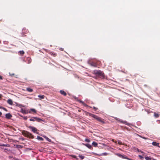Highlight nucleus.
<instances>
[{"mask_svg": "<svg viewBox=\"0 0 160 160\" xmlns=\"http://www.w3.org/2000/svg\"><path fill=\"white\" fill-rule=\"evenodd\" d=\"M22 133L24 136L28 138L32 139H33L34 138V135L29 132L25 130H23L22 131Z\"/></svg>", "mask_w": 160, "mask_h": 160, "instance_id": "obj_1", "label": "nucleus"}, {"mask_svg": "<svg viewBox=\"0 0 160 160\" xmlns=\"http://www.w3.org/2000/svg\"><path fill=\"white\" fill-rule=\"evenodd\" d=\"M89 116L93 117L95 119L97 120L98 121L104 124L105 123V122L104 121V120L100 117L98 116H97L95 115L94 114L90 113Z\"/></svg>", "mask_w": 160, "mask_h": 160, "instance_id": "obj_2", "label": "nucleus"}, {"mask_svg": "<svg viewBox=\"0 0 160 160\" xmlns=\"http://www.w3.org/2000/svg\"><path fill=\"white\" fill-rule=\"evenodd\" d=\"M94 72L97 76H99L101 78H103L104 77V74L102 71L99 70H95L94 71Z\"/></svg>", "mask_w": 160, "mask_h": 160, "instance_id": "obj_3", "label": "nucleus"}, {"mask_svg": "<svg viewBox=\"0 0 160 160\" xmlns=\"http://www.w3.org/2000/svg\"><path fill=\"white\" fill-rule=\"evenodd\" d=\"M28 127L34 133H36L37 134H38V132H37L38 130L35 127L32 126H29Z\"/></svg>", "mask_w": 160, "mask_h": 160, "instance_id": "obj_4", "label": "nucleus"}, {"mask_svg": "<svg viewBox=\"0 0 160 160\" xmlns=\"http://www.w3.org/2000/svg\"><path fill=\"white\" fill-rule=\"evenodd\" d=\"M34 118L35 119V121L38 122H40L41 121H43L41 119L37 117H34Z\"/></svg>", "mask_w": 160, "mask_h": 160, "instance_id": "obj_5", "label": "nucleus"}, {"mask_svg": "<svg viewBox=\"0 0 160 160\" xmlns=\"http://www.w3.org/2000/svg\"><path fill=\"white\" fill-rule=\"evenodd\" d=\"M32 61V59L30 57H27L26 58V62H27L28 63H30Z\"/></svg>", "mask_w": 160, "mask_h": 160, "instance_id": "obj_6", "label": "nucleus"}, {"mask_svg": "<svg viewBox=\"0 0 160 160\" xmlns=\"http://www.w3.org/2000/svg\"><path fill=\"white\" fill-rule=\"evenodd\" d=\"M6 118L8 119H10L12 117V115L10 113H7L5 115Z\"/></svg>", "mask_w": 160, "mask_h": 160, "instance_id": "obj_7", "label": "nucleus"}, {"mask_svg": "<svg viewBox=\"0 0 160 160\" xmlns=\"http://www.w3.org/2000/svg\"><path fill=\"white\" fill-rule=\"evenodd\" d=\"M89 64L91 66H93L94 67H96L97 66V64L93 62H91L89 63Z\"/></svg>", "mask_w": 160, "mask_h": 160, "instance_id": "obj_8", "label": "nucleus"}, {"mask_svg": "<svg viewBox=\"0 0 160 160\" xmlns=\"http://www.w3.org/2000/svg\"><path fill=\"white\" fill-rule=\"evenodd\" d=\"M152 144L154 146H156L158 147H160L159 146V143H157L156 142H152Z\"/></svg>", "mask_w": 160, "mask_h": 160, "instance_id": "obj_9", "label": "nucleus"}, {"mask_svg": "<svg viewBox=\"0 0 160 160\" xmlns=\"http://www.w3.org/2000/svg\"><path fill=\"white\" fill-rule=\"evenodd\" d=\"M82 144L85 146L89 149H91L92 148V146L91 145L88 144H84L83 143H82Z\"/></svg>", "mask_w": 160, "mask_h": 160, "instance_id": "obj_10", "label": "nucleus"}, {"mask_svg": "<svg viewBox=\"0 0 160 160\" xmlns=\"http://www.w3.org/2000/svg\"><path fill=\"white\" fill-rule=\"evenodd\" d=\"M60 92L61 94L64 95V96H66L67 95L66 93L63 90H60Z\"/></svg>", "mask_w": 160, "mask_h": 160, "instance_id": "obj_11", "label": "nucleus"}, {"mask_svg": "<svg viewBox=\"0 0 160 160\" xmlns=\"http://www.w3.org/2000/svg\"><path fill=\"white\" fill-rule=\"evenodd\" d=\"M7 102L10 105H12L13 102L12 99H9L7 101Z\"/></svg>", "mask_w": 160, "mask_h": 160, "instance_id": "obj_12", "label": "nucleus"}, {"mask_svg": "<svg viewBox=\"0 0 160 160\" xmlns=\"http://www.w3.org/2000/svg\"><path fill=\"white\" fill-rule=\"evenodd\" d=\"M2 148L3 149V151L6 152L7 153L8 152H11V150L8 148Z\"/></svg>", "mask_w": 160, "mask_h": 160, "instance_id": "obj_13", "label": "nucleus"}, {"mask_svg": "<svg viewBox=\"0 0 160 160\" xmlns=\"http://www.w3.org/2000/svg\"><path fill=\"white\" fill-rule=\"evenodd\" d=\"M78 102H79L80 103H82V105H83L84 106H86L87 105L83 102V101H82L81 100H78Z\"/></svg>", "mask_w": 160, "mask_h": 160, "instance_id": "obj_14", "label": "nucleus"}, {"mask_svg": "<svg viewBox=\"0 0 160 160\" xmlns=\"http://www.w3.org/2000/svg\"><path fill=\"white\" fill-rule=\"evenodd\" d=\"M26 90L29 92H32L33 91V90L32 89L29 88H27Z\"/></svg>", "mask_w": 160, "mask_h": 160, "instance_id": "obj_15", "label": "nucleus"}, {"mask_svg": "<svg viewBox=\"0 0 160 160\" xmlns=\"http://www.w3.org/2000/svg\"><path fill=\"white\" fill-rule=\"evenodd\" d=\"M38 96L40 98V100H41L42 99H44L45 98V96L44 95H39Z\"/></svg>", "mask_w": 160, "mask_h": 160, "instance_id": "obj_16", "label": "nucleus"}, {"mask_svg": "<svg viewBox=\"0 0 160 160\" xmlns=\"http://www.w3.org/2000/svg\"><path fill=\"white\" fill-rule=\"evenodd\" d=\"M37 139L38 140H40L41 141H43L44 140L42 138L39 136H37Z\"/></svg>", "mask_w": 160, "mask_h": 160, "instance_id": "obj_17", "label": "nucleus"}, {"mask_svg": "<svg viewBox=\"0 0 160 160\" xmlns=\"http://www.w3.org/2000/svg\"><path fill=\"white\" fill-rule=\"evenodd\" d=\"M14 146H15V147L17 148H22L23 147L22 146L19 145H14Z\"/></svg>", "mask_w": 160, "mask_h": 160, "instance_id": "obj_18", "label": "nucleus"}, {"mask_svg": "<svg viewBox=\"0 0 160 160\" xmlns=\"http://www.w3.org/2000/svg\"><path fill=\"white\" fill-rule=\"evenodd\" d=\"M154 116L155 118H157L159 117V115L158 114L154 112Z\"/></svg>", "mask_w": 160, "mask_h": 160, "instance_id": "obj_19", "label": "nucleus"}, {"mask_svg": "<svg viewBox=\"0 0 160 160\" xmlns=\"http://www.w3.org/2000/svg\"><path fill=\"white\" fill-rule=\"evenodd\" d=\"M79 157L80 158L81 160H82L85 158L84 156L80 154L79 155Z\"/></svg>", "mask_w": 160, "mask_h": 160, "instance_id": "obj_20", "label": "nucleus"}, {"mask_svg": "<svg viewBox=\"0 0 160 160\" xmlns=\"http://www.w3.org/2000/svg\"><path fill=\"white\" fill-rule=\"evenodd\" d=\"M92 145L95 147H97L98 146V144L97 142H93L92 143Z\"/></svg>", "mask_w": 160, "mask_h": 160, "instance_id": "obj_21", "label": "nucleus"}, {"mask_svg": "<svg viewBox=\"0 0 160 160\" xmlns=\"http://www.w3.org/2000/svg\"><path fill=\"white\" fill-rule=\"evenodd\" d=\"M116 120L119 121V122H121L122 123H125V124H126L127 123V122L123 121L121 120H118V119H116Z\"/></svg>", "mask_w": 160, "mask_h": 160, "instance_id": "obj_22", "label": "nucleus"}, {"mask_svg": "<svg viewBox=\"0 0 160 160\" xmlns=\"http://www.w3.org/2000/svg\"><path fill=\"white\" fill-rule=\"evenodd\" d=\"M145 158L146 160H151V158L150 157H148L147 156L145 157Z\"/></svg>", "mask_w": 160, "mask_h": 160, "instance_id": "obj_23", "label": "nucleus"}, {"mask_svg": "<svg viewBox=\"0 0 160 160\" xmlns=\"http://www.w3.org/2000/svg\"><path fill=\"white\" fill-rule=\"evenodd\" d=\"M50 54L54 57H55L57 55V54L56 53H54L53 52H51L50 53Z\"/></svg>", "mask_w": 160, "mask_h": 160, "instance_id": "obj_24", "label": "nucleus"}, {"mask_svg": "<svg viewBox=\"0 0 160 160\" xmlns=\"http://www.w3.org/2000/svg\"><path fill=\"white\" fill-rule=\"evenodd\" d=\"M20 54L21 55H23L24 54V52L23 51H20L19 52Z\"/></svg>", "mask_w": 160, "mask_h": 160, "instance_id": "obj_25", "label": "nucleus"}, {"mask_svg": "<svg viewBox=\"0 0 160 160\" xmlns=\"http://www.w3.org/2000/svg\"><path fill=\"white\" fill-rule=\"evenodd\" d=\"M44 137L47 141H48L49 142L51 141V140L49 138H48V137H47L46 136H45V137Z\"/></svg>", "mask_w": 160, "mask_h": 160, "instance_id": "obj_26", "label": "nucleus"}, {"mask_svg": "<svg viewBox=\"0 0 160 160\" xmlns=\"http://www.w3.org/2000/svg\"><path fill=\"white\" fill-rule=\"evenodd\" d=\"M72 157L74 158H75L76 160H78V158L76 156L74 155H72L71 156Z\"/></svg>", "mask_w": 160, "mask_h": 160, "instance_id": "obj_27", "label": "nucleus"}, {"mask_svg": "<svg viewBox=\"0 0 160 160\" xmlns=\"http://www.w3.org/2000/svg\"><path fill=\"white\" fill-rule=\"evenodd\" d=\"M108 155V154L107 153L104 152V153H103L101 154H100V155L101 156H102V155L106 156V155Z\"/></svg>", "mask_w": 160, "mask_h": 160, "instance_id": "obj_28", "label": "nucleus"}, {"mask_svg": "<svg viewBox=\"0 0 160 160\" xmlns=\"http://www.w3.org/2000/svg\"><path fill=\"white\" fill-rule=\"evenodd\" d=\"M29 120L31 121H33V122H34V121H35V119L34 118V117H33L32 118H30V119H29Z\"/></svg>", "mask_w": 160, "mask_h": 160, "instance_id": "obj_29", "label": "nucleus"}, {"mask_svg": "<svg viewBox=\"0 0 160 160\" xmlns=\"http://www.w3.org/2000/svg\"><path fill=\"white\" fill-rule=\"evenodd\" d=\"M31 111H32V112H33L35 113L36 112V110L34 109H31Z\"/></svg>", "mask_w": 160, "mask_h": 160, "instance_id": "obj_30", "label": "nucleus"}, {"mask_svg": "<svg viewBox=\"0 0 160 160\" xmlns=\"http://www.w3.org/2000/svg\"><path fill=\"white\" fill-rule=\"evenodd\" d=\"M122 158L126 159H128V158L127 157L123 155V156H122Z\"/></svg>", "mask_w": 160, "mask_h": 160, "instance_id": "obj_31", "label": "nucleus"}, {"mask_svg": "<svg viewBox=\"0 0 160 160\" xmlns=\"http://www.w3.org/2000/svg\"><path fill=\"white\" fill-rule=\"evenodd\" d=\"M138 157H139L140 158L141 160H142L143 159V157L141 155H139Z\"/></svg>", "mask_w": 160, "mask_h": 160, "instance_id": "obj_32", "label": "nucleus"}, {"mask_svg": "<svg viewBox=\"0 0 160 160\" xmlns=\"http://www.w3.org/2000/svg\"><path fill=\"white\" fill-rule=\"evenodd\" d=\"M85 141L87 142H90V140L86 138L85 139Z\"/></svg>", "mask_w": 160, "mask_h": 160, "instance_id": "obj_33", "label": "nucleus"}, {"mask_svg": "<svg viewBox=\"0 0 160 160\" xmlns=\"http://www.w3.org/2000/svg\"><path fill=\"white\" fill-rule=\"evenodd\" d=\"M118 143L119 144L121 145L122 144V142L120 140L118 141Z\"/></svg>", "mask_w": 160, "mask_h": 160, "instance_id": "obj_34", "label": "nucleus"}, {"mask_svg": "<svg viewBox=\"0 0 160 160\" xmlns=\"http://www.w3.org/2000/svg\"><path fill=\"white\" fill-rule=\"evenodd\" d=\"M5 146H6V144H3V143L0 144V146L5 147Z\"/></svg>", "mask_w": 160, "mask_h": 160, "instance_id": "obj_35", "label": "nucleus"}, {"mask_svg": "<svg viewBox=\"0 0 160 160\" xmlns=\"http://www.w3.org/2000/svg\"><path fill=\"white\" fill-rule=\"evenodd\" d=\"M93 109L95 110L96 111L98 109V108L95 107H93Z\"/></svg>", "mask_w": 160, "mask_h": 160, "instance_id": "obj_36", "label": "nucleus"}, {"mask_svg": "<svg viewBox=\"0 0 160 160\" xmlns=\"http://www.w3.org/2000/svg\"><path fill=\"white\" fill-rule=\"evenodd\" d=\"M23 118L25 120H26L27 119V118L26 116L24 117Z\"/></svg>", "mask_w": 160, "mask_h": 160, "instance_id": "obj_37", "label": "nucleus"}, {"mask_svg": "<svg viewBox=\"0 0 160 160\" xmlns=\"http://www.w3.org/2000/svg\"><path fill=\"white\" fill-rule=\"evenodd\" d=\"M118 156H119V157H120L122 158V156H123V155H122L121 154H118Z\"/></svg>", "mask_w": 160, "mask_h": 160, "instance_id": "obj_38", "label": "nucleus"}, {"mask_svg": "<svg viewBox=\"0 0 160 160\" xmlns=\"http://www.w3.org/2000/svg\"><path fill=\"white\" fill-rule=\"evenodd\" d=\"M9 74L11 76H13L14 75V73L10 74L9 73Z\"/></svg>", "mask_w": 160, "mask_h": 160, "instance_id": "obj_39", "label": "nucleus"}, {"mask_svg": "<svg viewBox=\"0 0 160 160\" xmlns=\"http://www.w3.org/2000/svg\"><path fill=\"white\" fill-rule=\"evenodd\" d=\"M138 152H140L142 153H144V152H143L142 151H141V150L139 151L138 149Z\"/></svg>", "mask_w": 160, "mask_h": 160, "instance_id": "obj_40", "label": "nucleus"}, {"mask_svg": "<svg viewBox=\"0 0 160 160\" xmlns=\"http://www.w3.org/2000/svg\"><path fill=\"white\" fill-rule=\"evenodd\" d=\"M59 50L61 51H63V48H60Z\"/></svg>", "mask_w": 160, "mask_h": 160, "instance_id": "obj_41", "label": "nucleus"}, {"mask_svg": "<svg viewBox=\"0 0 160 160\" xmlns=\"http://www.w3.org/2000/svg\"><path fill=\"white\" fill-rule=\"evenodd\" d=\"M10 145L9 144H6L5 147H10Z\"/></svg>", "mask_w": 160, "mask_h": 160, "instance_id": "obj_42", "label": "nucleus"}, {"mask_svg": "<svg viewBox=\"0 0 160 160\" xmlns=\"http://www.w3.org/2000/svg\"><path fill=\"white\" fill-rule=\"evenodd\" d=\"M0 80H2V77L1 76V75H0Z\"/></svg>", "mask_w": 160, "mask_h": 160, "instance_id": "obj_43", "label": "nucleus"}, {"mask_svg": "<svg viewBox=\"0 0 160 160\" xmlns=\"http://www.w3.org/2000/svg\"><path fill=\"white\" fill-rule=\"evenodd\" d=\"M3 109L4 110H5V111H7V109H6L5 108H3Z\"/></svg>", "mask_w": 160, "mask_h": 160, "instance_id": "obj_44", "label": "nucleus"}, {"mask_svg": "<svg viewBox=\"0 0 160 160\" xmlns=\"http://www.w3.org/2000/svg\"><path fill=\"white\" fill-rule=\"evenodd\" d=\"M128 160H133L132 159H131L129 158H128Z\"/></svg>", "mask_w": 160, "mask_h": 160, "instance_id": "obj_45", "label": "nucleus"}, {"mask_svg": "<svg viewBox=\"0 0 160 160\" xmlns=\"http://www.w3.org/2000/svg\"><path fill=\"white\" fill-rule=\"evenodd\" d=\"M2 115V113L0 112V116H1Z\"/></svg>", "mask_w": 160, "mask_h": 160, "instance_id": "obj_46", "label": "nucleus"}, {"mask_svg": "<svg viewBox=\"0 0 160 160\" xmlns=\"http://www.w3.org/2000/svg\"><path fill=\"white\" fill-rule=\"evenodd\" d=\"M1 94H0V98H1Z\"/></svg>", "mask_w": 160, "mask_h": 160, "instance_id": "obj_47", "label": "nucleus"}]
</instances>
